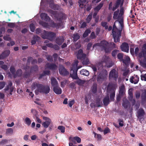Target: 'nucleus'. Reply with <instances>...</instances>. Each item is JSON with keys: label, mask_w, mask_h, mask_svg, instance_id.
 I'll return each mask as SVG.
<instances>
[{"label": "nucleus", "mask_w": 146, "mask_h": 146, "mask_svg": "<svg viewBox=\"0 0 146 146\" xmlns=\"http://www.w3.org/2000/svg\"><path fill=\"white\" fill-rule=\"evenodd\" d=\"M51 85L53 87L58 86V82L55 78H51Z\"/></svg>", "instance_id": "a878e982"}, {"label": "nucleus", "mask_w": 146, "mask_h": 146, "mask_svg": "<svg viewBox=\"0 0 146 146\" xmlns=\"http://www.w3.org/2000/svg\"><path fill=\"white\" fill-rule=\"evenodd\" d=\"M130 60V58L128 56L125 55L124 57L123 60L121 62L125 65H128L129 63Z\"/></svg>", "instance_id": "4be33fe9"}, {"label": "nucleus", "mask_w": 146, "mask_h": 146, "mask_svg": "<svg viewBox=\"0 0 146 146\" xmlns=\"http://www.w3.org/2000/svg\"><path fill=\"white\" fill-rule=\"evenodd\" d=\"M13 132V130L12 128H9L6 130V134H9L10 133H12Z\"/></svg>", "instance_id": "052dcab7"}, {"label": "nucleus", "mask_w": 146, "mask_h": 146, "mask_svg": "<svg viewBox=\"0 0 146 146\" xmlns=\"http://www.w3.org/2000/svg\"><path fill=\"white\" fill-rule=\"evenodd\" d=\"M120 26L121 27V30H118V32H117V34L121 36V34L122 30L124 27V24H120Z\"/></svg>", "instance_id": "4d7b16f0"}, {"label": "nucleus", "mask_w": 146, "mask_h": 146, "mask_svg": "<svg viewBox=\"0 0 146 146\" xmlns=\"http://www.w3.org/2000/svg\"><path fill=\"white\" fill-rule=\"evenodd\" d=\"M116 22V21L114 23L113 26L112 30V34L114 33H116L117 32H118V30H119V29L117 28L115 25V23Z\"/></svg>", "instance_id": "a19ab883"}, {"label": "nucleus", "mask_w": 146, "mask_h": 146, "mask_svg": "<svg viewBox=\"0 0 146 146\" xmlns=\"http://www.w3.org/2000/svg\"><path fill=\"white\" fill-rule=\"evenodd\" d=\"M101 25L103 27H104L106 29L108 28V26L107 25V23L106 22H102L101 23Z\"/></svg>", "instance_id": "6e6d98bb"}, {"label": "nucleus", "mask_w": 146, "mask_h": 146, "mask_svg": "<svg viewBox=\"0 0 146 146\" xmlns=\"http://www.w3.org/2000/svg\"><path fill=\"white\" fill-rule=\"evenodd\" d=\"M12 82L10 81L8 85L4 89V90L5 92L8 91V90L10 89V90L9 91V94L11 95H12V93L13 92L14 89L13 87L12 86Z\"/></svg>", "instance_id": "4468645a"}, {"label": "nucleus", "mask_w": 146, "mask_h": 146, "mask_svg": "<svg viewBox=\"0 0 146 146\" xmlns=\"http://www.w3.org/2000/svg\"><path fill=\"white\" fill-rule=\"evenodd\" d=\"M122 105L126 109L130 106V103L128 100H125L123 101Z\"/></svg>", "instance_id": "c756f323"}, {"label": "nucleus", "mask_w": 146, "mask_h": 146, "mask_svg": "<svg viewBox=\"0 0 146 146\" xmlns=\"http://www.w3.org/2000/svg\"><path fill=\"white\" fill-rule=\"evenodd\" d=\"M119 51V50H114L112 52V55L113 56L115 57L116 56L118 52Z\"/></svg>", "instance_id": "13d9d810"}, {"label": "nucleus", "mask_w": 146, "mask_h": 146, "mask_svg": "<svg viewBox=\"0 0 146 146\" xmlns=\"http://www.w3.org/2000/svg\"><path fill=\"white\" fill-rule=\"evenodd\" d=\"M108 72L106 70L103 69L98 75L97 81L98 83H102L105 80L107 77Z\"/></svg>", "instance_id": "39448f33"}, {"label": "nucleus", "mask_w": 146, "mask_h": 146, "mask_svg": "<svg viewBox=\"0 0 146 146\" xmlns=\"http://www.w3.org/2000/svg\"><path fill=\"white\" fill-rule=\"evenodd\" d=\"M115 95V91H113V92H112L110 95V100L111 101H114L115 99L114 98Z\"/></svg>", "instance_id": "ea45409f"}, {"label": "nucleus", "mask_w": 146, "mask_h": 146, "mask_svg": "<svg viewBox=\"0 0 146 146\" xmlns=\"http://www.w3.org/2000/svg\"><path fill=\"white\" fill-rule=\"evenodd\" d=\"M31 88L35 90V93L36 95H38L39 93L47 94L49 93L50 91V86L48 85H44L36 82H33L31 86Z\"/></svg>", "instance_id": "f257e3e1"}, {"label": "nucleus", "mask_w": 146, "mask_h": 146, "mask_svg": "<svg viewBox=\"0 0 146 146\" xmlns=\"http://www.w3.org/2000/svg\"><path fill=\"white\" fill-rule=\"evenodd\" d=\"M64 37L60 36L57 38L55 40L56 43L58 45H61L64 42Z\"/></svg>", "instance_id": "a211bd4d"}, {"label": "nucleus", "mask_w": 146, "mask_h": 146, "mask_svg": "<svg viewBox=\"0 0 146 146\" xmlns=\"http://www.w3.org/2000/svg\"><path fill=\"white\" fill-rule=\"evenodd\" d=\"M92 92L94 94H96L97 91V84H93L91 88Z\"/></svg>", "instance_id": "72a5a7b5"}, {"label": "nucleus", "mask_w": 146, "mask_h": 146, "mask_svg": "<svg viewBox=\"0 0 146 146\" xmlns=\"http://www.w3.org/2000/svg\"><path fill=\"white\" fill-rule=\"evenodd\" d=\"M141 77V79L142 80L146 81V74L144 75H142Z\"/></svg>", "instance_id": "774afa93"}, {"label": "nucleus", "mask_w": 146, "mask_h": 146, "mask_svg": "<svg viewBox=\"0 0 146 146\" xmlns=\"http://www.w3.org/2000/svg\"><path fill=\"white\" fill-rule=\"evenodd\" d=\"M125 87L124 84L122 85L119 87V94L123 96L125 94Z\"/></svg>", "instance_id": "dca6fc26"}, {"label": "nucleus", "mask_w": 146, "mask_h": 146, "mask_svg": "<svg viewBox=\"0 0 146 146\" xmlns=\"http://www.w3.org/2000/svg\"><path fill=\"white\" fill-rule=\"evenodd\" d=\"M41 36L42 38L47 39L52 41L56 36V34L53 32H48L45 30L44 31L43 33L41 34Z\"/></svg>", "instance_id": "423d86ee"}, {"label": "nucleus", "mask_w": 146, "mask_h": 146, "mask_svg": "<svg viewBox=\"0 0 146 146\" xmlns=\"http://www.w3.org/2000/svg\"><path fill=\"white\" fill-rule=\"evenodd\" d=\"M59 71L60 74L62 75L66 76L69 74V72L62 65L60 66Z\"/></svg>", "instance_id": "9d476101"}, {"label": "nucleus", "mask_w": 146, "mask_h": 146, "mask_svg": "<svg viewBox=\"0 0 146 146\" xmlns=\"http://www.w3.org/2000/svg\"><path fill=\"white\" fill-rule=\"evenodd\" d=\"M139 80V78L138 76L136 75L134 77V84H137Z\"/></svg>", "instance_id": "3c124183"}, {"label": "nucleus", "mask_w": 146, "mask_h": 146, "mask_svg": "<svg viewBox=\"0 0 146 146\" xmlns=\"http://www.w3.org/2000/svg\"><path fill=\"white\" fill-rule=\"evenodd\" d=\"M25 123L28 126H29L31 123V120L29 117H26L25 119Z\"/></svg>", "instance_id": "c03bdc74"}, {"label": "nucleus", "mask_w": 146, "mask_h": 146, "mask_svg": "<svg viewBox=\"0 0 146 146\" xmlns=\"http://www.w3.org/2000/svg\"><path fill=\"white\" fill-rule=\"evenodd\" d=\"M16 75V78L18 77H21L22 76V71L21 69H19L17 70L15 73Z\"/></svg>", "instance_id": "c9c22d12"}, {"label": "nucleus", "mask_w": 146, "mask_h": 146, "mask_svg": "<svg viewBox=\"0 0 146 146\" xmlns=\"http://www.w3.org/2000/svg\"><path fill=\"white\" fill-rule=\"evenodd\" d=\"M76 141L78 143H80L81 142V138L78 136L74 137Z\"/></svg>", "instance_id": "338daca9"}, {"label": "nucleus", "mask_w": 146, "mask_h": 146, "mask_svg": "<svg viewBox=\"0 0 146 146\" xmlns=\"http://www.w3.org/2000/svg\"><path fill=\"white\" fill-rule=\"evenodd\" d=\"M110 129L108 127H106L104 131V135H105L108 133L110 132Z\"/></svg>", "instance_id": "0e129e2a"}, {"label": "nucleus", "mask_w": 146, "mask_h": 146, "mask_svg": "<svg viewBox=\"0 0 146 146\" xmlns=\"http://www.w3.org/2000/svg\"><path fill=\"white\" fill-rule=\"evenodd\" d=\"M5 82H0V89L3 88L5 85Z\"/></svg>", "instance_id": "680f3d73"}, {"label": "nucleus", "mask_w": 146, "mask_h": 146, "mask_svg": "<svg viewBox=\"0 0 146 146\" xmlns=\"http://www.w3.org/2000/svg\"><path fill=\"white\" fill-rule=\"evenodd\" d=\"M117 58L120 62H121L123 60L124 57L123 54L122 53H119L117 54Z\"/></svg>", "instance_id": "e433bc0d"}, {"label": "nucleus", "mask_w": 146, "mask_h": 146, "mask_svg": "<svg viewBox=\"0 0 146 146\" xmlns=\"http://www.w3.org/2000/svg\"><path fill=\"white\" fill-rule=\"evenodd\" d=\"M92 19V14H89L86 18V21L87 23H89L90 21Z\"/></svg>", "instance_id": "09e8293b"}, {"label": "nucleus", "mask_w": 146, "mask_h": 146, "mask_svg": "<svg viewBox=\"0 0 146 146\" xmlns=\"http://www.w3.org/2000/svg\"><path fill=\"white\" fill-rule=\"evenodd\" d=\"M120 48L122 51L127 52H129V46L127 43L125 42L122 43Z\"/></svg>", "instance_id": "f8f14e48"}, {"label": "nucleus", "mask_w": 146, "mask_h": 146, "mask_svg": "<svg viewBox=\"0 0 146 146\" xmlns=\"http://www.w3.org/2000/svg\"><path fill=\"white\" fill-rule=\"evenodd\" d=\"M46 68L52 70H55L57 69V66L54 63H48L46 65Z\"/></svg>", "instance_id": "ddd939ff"}, {"label": "nucleus", "mask_w": 146, "mask_h": 146, "mask_svg": "<svg viewBox=\"0 0 146 146\" xmlns=\"http://www.w3.org/2000/svg\"><path fill=\"white\" fill-rule=\"evenodd\" d=\"M82 62V64L84 65H87L89 64V61L88 58H84V59H83Z\"/></svg>", "instance_id": "49530a36"}, {"label": "nucleus", "mask_w": 146, "mask_h": 146, "mask_svg": "<svg viewBox=\"0 0 146 146\" xmlns=\"http://www.w3.org/2000/svg\"><path fill=\"white\" fill-rule=\"evenodd\" d=\"M96 105H94V106L97 107H102L103 106V104L102 101L101 99L100 98H97L95 100Z\"/></svg>", "instance_id": "f3484780"}, {"label": "nucleus", "mask_w": 146, "mask_h": 146, "mask_svg": "<svg viewBox=\"0 0 146 146\" xmlns=\"http://www.w3.org/2000/svg\"><path fill=\"white\" fill-rule=\"evenodd\" d=\"M96 46H100L102 50H104L106 53L109 52V44L106 41H102L100 43H97L94 44L93 45V48H94Z\"/></svg>", "instance_id": "20e7f679"}, {"label": "nucleus", "mask_w": 146, "mask_h": 146, "mask_svg": "<svg viewBox=\"0 0 146 146\" xmlns=\"http://www.w3.org/2000/svg\"><path fill=\"white\" fill-rule=\"evenodd\" d=\"M80 74L81 75L88 76L89 74V72L86 69H82L80 71Z\"/></svg>", "instance_id": "c85d7f7f"}, {"label": "nucleus", "mask_w": 146, "mask_h": 146, "mask_svg": "<svg viewBox=\"0 0 146 146\" xmlns=\"http://www.w3.org/2000/svg\"><path fill=\"white\" fill-rule=\"evenodd\" d=\"M31 112L34 116L36 117H37L38 114V112L35 109H32L31 110Z\"/></svg>", "instance_id": "5fc2aeb1"}, {"label": "nucleus", "mask_w": 146, "mask_h": 146, "mask_svg": "<svg viewBox=\"0 0 146 146\" xmlns=\"http://www.w3.org/2000/svg\"><path fill=\"white\" fill-rule=\"evenodd\" d=\"M40 17L41 19H44L46 21H49L50 20V18L46 13H42L40 14Z\"/></svg>", "instance_id": "aec40b11"}, {"label": "nucleus", "mask_w": 146, "mask_h": 146, "mask_svg": "<svg viewBox=\"0 0 146 146\" xmlns=\"http://www.w3.org/2000/svg\"><path fill=\"white\" fill-rule=\"evenodd\" d=\"M72 37L74 41H76L78 40L80 38V36L79 34L78 33L74 34L73 35Z\"/></svg>", "instance_id": "f704fd0d"}, {"label": "nucleus", "mask_w": 146, "mask_h": 146, "mask_svg": "<svg viewBox=\"0 0 146 146\" xmlns=\"http://www.w3.org/2000/svg\"><path fill=\"white\" fill-rule=\"evenodd\" d=\"M119 10L117 9V10L116 11H115L113 13V18L114 19H118V15H119Z\"/></svg>", "instance_id": "37998d69"}, {"label": "nucleus", "mask_w": 146, "mask_h": 146, "mask_svg": "<svg viewBox=\"0 0 146 146\" xmlns=\"http://www.w3.org/2000/svg\"><path fill=\"white\" fill-rule=\"evenodd\" d=\"M10 51L9 50H6L4 51L0 55V59H3L7 57L9 54Z\"/></svg>", "instance_id": "2eb2a0df"}, {"label": "nucleus", "mask_w": 146, "mask_h": 146, "mask_svg": "<svg viewBox=\"0 0 146 146\" xmlns=\"http://www.w3.org/2000/svg\"><path fill=\"white\" fill-rule=\"evenodd\" d=\"M85 83L84 80L78 79L76 81V83L79 85H82Z\"/></svg>", "instance_id": "de8ad7c7"}, {"label": "nucleus", "mask_w": 146, "mask_h": 146, "mask_svg": "<svg viewBox=\"0 0 146 146\" xmlns=\"http://www.w3.org/2000/svg\"><path fill=\"white\" fill-rule=\"evenodd\" d=\"M77 57L78 59L83 60L86 58V54L83 53V50L82 49H80L78 51Z\"/></svg>", "instance_id": "9b49d317"}, {"label": "nucleus", "mask_w": 146, "mask_h": 146, "mask_svg": "<svg viewBox=\"0 0 146 146\" xmlns=\"http://www.w3.org/2000/svg\"><path fill=\"white\" fill-rule=\"evenodd\" d=\"M78 60L75 61V64H74L71 69L70 75L73 79H77L78 78L77 75V72L80 67H77L78 63Z\"/></svg>", "instance_id": "7ed1b4c3"}, {"label": "nucleus", "mask_w": 146, "mask_h": 146, "mask_svg": "<svg viewBox=\"0 0 146 146\" xmlns=\"http://www.w3.org/2000/svg\"><path fill=\"white\" fill-rule=\"evenodd\" d=\"M103 3H100L98 5L94 8V10L96 12L97 11V12H98L101 9L102 7H103Z\"/></svg>", "instance_id": "7c9ffc66"}, {"label": "nucleus", "mask_w": 146, "mask_h": 146, "mask_svg": "<svg viewBox=\"0 0 146 146\" xmlns=\"http://www.w3.org/2000/svg\"><path fill=\"white\" fill-rule=\"evenodd\" d=\"M137 117L139 118L144 116L145 114L144 110L143 108H140L137 111Z\"/></svg>", "instance_id": "b1692460"}, {"label": "nucleus", "mask_w": 146, "mask_h": 146, "mask_svg": "<svg viewBox=\"0 0 146 146\" xmlns=\"http://www.w3.org/2000/svg\"><path fill=\"white\" fill-rule=\"evenodd\" d=\"M38 66L37 65L32 66L31 67L30 69V72L32 73L34 72L37 71L38 70Z\"/></svg>", "instance_id": "cd10ccee"}, {"label": "nucleus", "mask_w": 146, "mask_h": 146, "mask_svg": "<svg viewBox=\"0 0 146 146\" xmlns=\"http://www.w3.org/2000/svg\"><path fill=\"white\" fill-rule=\"evenodd\" d=\"M69 141L70 142H72L74 144H75L76 143V140L75 139L74 137H70L69 138Z\"/></svg>", "instance_id": "bf43d9fd"}, {"label": "nucleus", "mask_w": 146, "mask_h": 146, "mask_svg": "<svg viewBox=\"0 0 146 146\" xmlns=\"http://www.w3.org/2000/svg\"><path fill=\"white\" fill-rule=\"evenodd\" d=\"M39 24L41 25L43 27L45 28H48L49 25L48 23L43 21H40L39 22Z\"/></svg>", "instance_id": "58836bf2"}, {"label": "nucleus", "mask_w": 146, "mask_h": 146, "mask_svg": "<svg viewBox=\"0 0 146 146\" xmlns=\"http://www.w3.org/2000/svg\"><path fill=\"white\" fill-rule=\"evenodd\" d=\"M103 103L105 106H107L110 102L109 97L108 96H106L103 99Z\"/></svg>", "instance_id": "412c9836"}, {"label": "nucleus", "mask_w": 146, "mask_h": 146, "mask_svg": "<svg viewBox=\"0 0 146 146\" xmlns=\"http://www.w3.org/2000/svg\"><path fill=\"white\" fill-rule=\"evenodd\" d=\"M113 37L114 39V42H117L119 41V36H121L117 34V33H114L112 34Z\"/></svg>", "instance_id": "bb28decb"}, {"label": "nucleus", "mask_w": 146, "mask_h": 146, "mask_svg": "<svg viewBox=\"0 0 146 146\" xmlns=\"http://www.w3.org/2000/svg\"><path fill=\"white\" fill-rule=\"evenodd\" d=\"M107 60H105L102 61L100 63L99 65L102 67L104 66H107L108 68H109L112 66V65L110 64L108 65H107Z\"/></svg>", "instance_id": "5701e85b"}, {"label": "nucleus", "mask_w": 146, "mask_h": 146, "mask_svg": "<svg viewBox=\"0 0 146 146\" xmlns=\"http://www.w3.org/2000/svg\"><path fill=\"white\" fill-rule=\"evenodd\" d=\"M10 71L13 75L14 78H16V75H15V67L14 66H11L10 68Z\"/></svg>", "instance_id": "2f4dec72"}, {"label": "nucleus", "mask_w": 146, "mask_h": 146, "mask_svg": "<svg viewBox=\"0 0 146 146\" xmlns=\"http://www.w3.org/2000/svg\"><path fill=\"white\" fill-rule=\"evenodd\" d=\"M91 31L89 29H87L86 30L83 35V37L84 38H86L87 36L89 34L91 33Z\"/></svg>", "instance_id": "4c0bfd02"}, {"label": "nucleus", "mask_w": 146, "mask_h": 146, "mask_svg": "<svg viewBox=\"0 0 146 146\" xmlns=\"http://www.w3.org/2000/svg\"><path fill=\"white\" fill-rule=\"evenodd\" d=\"M93 133L94 135V137L96 138H97L98 140H100L102 139V136L100 134H98L93 132Z\"/></svg>", "instance_id": "a18cd8bd"}, {"label": "nucleus", "mask_w": 146, "mask_h": 146, "mask_svg": "<svg viewBox=\"0 0 146 146\" xmlns=\"http://www.w3.org/2000/svg\"><path fill=\"white\" fill-rule=\"evenodd\" d=\"M30 72L25 71L23 75V77L24 78H27L30 76L31 75Z\"/></svg>", "instance_id": "79ce46f5"}, {"label": "nucleus", "mask_w": 146, "mask_h": 146, "mask_svg": "<svg viewBox=\"0 0 146 146\" xmlns=\"http://www.w3.org/2000/svg\"><path fill=\"white\" fill-rule=\"evenodd\" d=\"M138 56L139 61L141 66L144 68H146V43L143 45Z\"/></svg>", "instance_id": "f03ea898"}, {"label": "nucleus", "mask_w": 146, "mask_h": 146, "mask_svg": "<svg viewBox=\"0 0 146 146\" xmlns=\"http://www.w3.org/2000/svg\"><path fill=\"white\" fill-rule=\"evenodd\" d=\"M120 12L119 14L118 18V19H119L120 18L122 17V16L124 14V8L123 7H121L119 11Z\"/></svg>", "instance_id": "473e14b6"}, {"label": "nucleus", "mask_w": 146, "mask_h": 146, "mask_svg": "<svg viewBox=\"0 0 146 146\" xmlns=\"http://www.w3.org/2000/svg\"><path fill=\"white\" fill-rule=\"evenodd\" d=\"M48 12L52 15H54L57 19L59 21H62L63 19V15L61 14L59 15L57 11H54L51 9H49L48 10Z\"/></svg>", "instance_id": "0eeeda50"}, {"label": "nucleus", "mask_w": 146, "mask_h": 146, "mask_svg": "<svg viewBox=\"0 0 146 146\" xmlns=\"http://www.w3.org/2000/svg\"><path fill=\"white\" fill-rule=\"evenodd\" d=\"M58 6V5H57L53 4H50L49 5V7L54 10H58V8H56Z\"/></svg>", "instance_id": "603ef678"}, {"label": "nucleus", "mask_w": 146, "mask_h": 146, "mask_svg": "<svg viewBox=\"0 0 146 146\" xmlns=\"http://www.w3.org/2000/svg\"><path fill=\"white\" fill-rule=\"evenodd\" d=\"M133 89L132 88H129L128 90V94L129 96V100L131 101L133 99Z\"/></svg>", "instance_id": "393cba45"}, {"label": "nucleus", "mask_w": 146, "mask_h": 146, "mask_svg": "<svg viewBox=\"0 0 146 146\" xmlns=\"http://www.w3.org/2000/svg\"><path fill=\"white\" fill-rule=\"evenodd\" d=\"M118 77V72L115 69H113L110 71L109 76V80L113 79L116 80Z\"/></svg>", "instance_id": "6e6552de"}, {"label": "nucleus", "mask_w": 146, "mask_h": 146, "mask_svg": "<svg viewBox=\"0 0 146 146\" xmlns=\"http://www.w3.org/2000/svg\"><path fill=\"white\" fill-rule=\"evenodd\" d=\"M53 90L54 92L57 94H60L62 92V89L58 85L53 87Z\"/></svg>", "instance_id": "6ab92c4d"}, {"label": "nucleus", "mask_w": 146, "mask_h": 146, "mask_svg": "<svg viewBox=\"0 0 146 146\" xmlns=\"http://www.w3.org/2000/svg\"><path fill=\"white\" fill-rule=\"evenodd\" d=\"M42 118L45 121L42 122V125L44 128H47L50 124L51 120L49 118L44 116Z\"/></svg>", "instance_id": "1a4fd4ad"}, {"label": "nucleus", "mask_w": 146, "mask_h": 146, "mask_svg": "<svg viewBox=\"0 0 146 146\" xmlns=\"http://www.w3.org/2000/svg\"><path fill=\"white\" fill-rule=\"evenodd\" d=\"M58 129L60 130L61 133H64L65 132V128L62 126H59L58 127Z\"/></svg>", "instance_id": "864d4df0"}, {"label": "nucleus", "mask_w": 146, "mask_h": 146, "mask_svg": "<svg viewBox=\"0 0 146 146\" xmlns=\"http://www.w3.org/2000/svg\"><path fill=\"white\" fill-rule=\"evenodd\" d=\"M123 96L119 94L117 96L116 99L117 101L118 102L120 101L121 100V97H122Z\"/></svg>", "instance_id": "69168bd1"}, {"label": "nucleus", "mask_w": 146, "mask_h": 146, "mask_svg": "<svg viewBox=\"0 0 146 146\" xmlns=\"http://www.w3.org/2000/svg\"><path fill=\"white\" fill-rule=\"evenodd\" d=\"M7 26L11 28H14L15 26V24L13 23H9L7 24Z\"/></svg>", "instance_id": "e2e57ef3"}, {"label": "nucleus", "mask_w": 146, "mask_h": 146, "mask_svg": "<svg viewBox=\"0 0 146 146\" xmlns=\"http://www.w3.org/2000/svg\"><path fill=\"white\" fill-rule=\"evenodd\" d=\"M29 27L31 31L32 32H34L35 29L34 25L33 23H31Z\"/></svg>", "instance_id": "8fccbe9b"}]
</instances>
